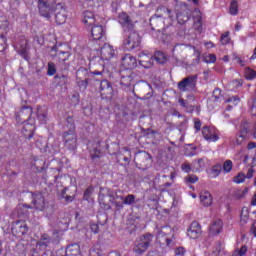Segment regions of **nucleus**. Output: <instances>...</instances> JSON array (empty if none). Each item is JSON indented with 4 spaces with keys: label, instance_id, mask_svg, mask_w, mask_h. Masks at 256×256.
<instances>
[{
    "label": "nucleus",
    "instance_id": "1",
    "mask_svg": "<svg viewBox=\"0 0 256 256\" xmlns=\"http://www.w3.org/2000/svg\"><path fill=\"white\" fill-rule=\"evenodd\" d=\"M48 202L45 201V196L42 193H32L31 205L22 204L18 206V220H16V225L21 223H27L29 220V209H34L35 211H44L47 209Z\"/></svg>",
    "mask_w": 256,
    "mask_h": 256
},
{
    "label": "nucleus",
    "instance_id": "2",
    "mask_svg": "<svg viewBox=\"0 0 256 256\" xmlns=\"http://www.w3.org/2000/svg\"><path fill=\"white\" fill-rule=\"evenodd\" d=\"M66 129L62 135L64 146L69 151H75L77 149V133L75 132V120L73 116H68L66 118Z\"/></svg>",
    "mask_w": 256,
    "mask_h": 256
},
{
    "label": "nucleus",
    "instance_id": "3",
    "mask_svg": "<svg viewBox=\"0 0 256 256\" xmlns=\"http://www.w3.org/2000/svg\"><path fill=\"white\" fill-rule=\"evenodd\" d=\"M157 243L160 245H166V247H171L175 245V229L169 225H164L157 234Z\"/></svg>",
    "mask_w": 256,
    "mask_h": 256
},
{
    "label": "nucleus",
    "instance_id": "4",
    "mask_svg": "<svg viewBox=\"0 0 256 256\" xmlns=\"http://www.w3.org/2000/svg\"><path fill=\"white\" fill-rule=\"evenodd\" d=\"M134 163L138 169L146 171V169L153 165V158L147 151H138L134 155Z\"/></svg>",
    "mask_w": 256,
    "mask_h": 256
},
{
    "label": "nucleus",
    "instance_id": "5",
    "mask_svg": "<svg viewBox=\"0 0 256 256\" xmlns=\"http://www.w3.org/2000/svg\"><path fill=\"white\" fill-rule=\"evenodd\" d=\"M153 241L152 234H145L139 238V240L135 241L133 251L136 255H143L148 249L149 245Z\"/></svg>",
    "mask_w": 256,
    "mask_h": 256
},
{
    "label": "nucleus",
    "instance_id": "6",
    "mask_svg": "<svg viewBox=\"0 0 256 256\" xmlns=\"http://www.w3.org/2000/svg\"><path fill=\"white\" fill-rule=\"evenodd\" d=\"M135 77L137 74L132 71L120 72V85L124 91H131L135 87Z\"/></svg>",
    "mask_w": 256,
    "mask_h": 256
},
{
    "label": "nucleus",
    "instance_id": "7",
    "mask_svg": "<svg viewBox=\"0 0 256 256\" xmlns=\"http://www.w3.org/2000/svg\"><path fill=\"white\" fill-rule=\"evenodd\" d=\"M15 50L22 59L29 61V40L25 36H19L16 39Z\"/></svg>",
    "mask_w": 256,
    "mask_h": 256
},
{
    "label": "nucleus",
    "instance_id": "8",
    "mask_svg": "<svg viewBox=\"0 0 256 256\" xmlns=\"http://www.w3.org/2000/svg\"><path fill=\"white\" fill-rule=\"evenodd\" d=\"M178 89L183 93L195 91V89H197V75H190L182 79V81L178 83Z\"/></svg>",
    "mask_w": 256,
    "mask_h": 256
},
{
    "label": "nucleus",
    "instance_id": "9",
    "mask_svg": "<svg viewBox=\"0 0 256 256\" xmlns=\"http://www.w3.org/2000/svg\"><path fill=\"white\" fill-rule=\"evenodd\" d=\"M15 119L18 124L29 123L33 117V108L31 106H22L21 109L15 113Z\"/></svg>",
    "mask_w": 256,
    "mask_h": 256
},
{
    "label": "nucleus",
    "instance_id": "10",
    "mask_svg": "<svg viewBox=\"0 0 256 256\" xmlns=\"http://www.w3.org/2000/svg\"><path fill=\"white\" fill-rule=\"evenodd\" d=\"M128 33L129 35L124 40V47L127 51H133V49H137V47H140L141 36H139V33H137V31L135 30Z\"/></svg>",
    "mask_w": 256,
    "mask_h": 256
},
{
    "label": "nucleus",
    "instance_id": "11",
    "mask_svg": "<svg viewBox=\"0 0 256 256\" xmlns=\"http://www.w3.org/2000/svg\"><path fill=\"white\" fill-rule=\"evenodd\" d=\"M118 22L121 25L124 33H129L135 30V23H133L131 16H129L127 12H121L118 15Z\"/></svg>",
    "mask_w": 256,
    "mask_h": 256
},
{
    "label": "nucleus",
    "instance_id": "12",
    "mask_svg": "<svg viewBox=\"0 0 256 256\" xmlns=\"http://www.w3.org/2000/svg\"><path fill=\"white\" fill-rule=\"evenodd\" d=\"M53 3H49L45 0H38V9L41 17H44L49 21L51 19V15H53Z\"/></svg>",
    "mask_w": 256,
    "mask_h": 256
},
{
    "label": "nucleus",
    "instance_id": "13",
    "mask_svg": "<svg viewBox=\"0 0 256 256\" xmlns=\"http://www.w3.org/2000/svg\"><path fill=\"white\" fill-rule=\"evenodd\" d=\"M55 14V21L57 25H65L67 22V8L63 6V4L58 3L54 9Z\"/></svg>",
    "mask_w": 256,
    "mask_h": 256
},
{
    "label": "nucleus",
    "instance_id": "14",
    "mask_svg": "<svg viewBox=\"0 0 256 256\" xmlns=\"http://www.w3.org/2000/svg\"><path fill=\"white\" fill-rule=\"evenodd\" d=\"M202 135L208 143H215L219 141V133L213 127L204 126L202 128Z\"/></svg>",
    "mask_w": 256,
    "mask_h": 256
},
{
    "label": "nucleus",
    "instance_id": "15",
    "mask_svg": "<svg viewBox=\"0 0 256 256\" xmlns=\"http://www.w3.org/2000/svg\"><path fill=\"white\" fill-rule=\"evenodd\" d=\"M113 86L108 80H102L100 83V95L102 99H113Z\"/></svg>",
    "mask_w": 256,
    "mask_h": 256
},
{
    "label": "nucleus",
    "instance_id": "16",
    "mask_svg": "<svg viewBox=\"0 0 256 256\" xmlns=\"http://www.w3.org/2000/svg\"><path fill=\"white\" fill-rule=\"evenodd\" d=\"M22 127V135L25 137V139H33V136L35 135V130L37 127H35V119H30V122H23Z\"/></svg>",
    "mask_w": 256,
    "mask_h": 256
},
{
    "label": "nucleus",
    "instance_id": "17",
    "mask_svg": "<svg viewBox=\"0 0 256 256\" xmlns=\"http://www.w3.org/2000/svg\"><path fill=\"white\" fill-rule=\"evenodd\" d=\"M115 48H113L112 45L105 43L101 50H100V56L103 61H111L115 57Z\"/></svg>",
    "mask_w": 256,
    "mask_h": 256
},
{
    "label": "nucleus",
    "instance_id": "18",
    "mask_svg": "<svg viewBox=\"0 0 256 256\" xmlns=\"http://www.w3.org/2000/svg\"><path fill=\"white\" fill-rule=\"evenodd\" d=\"M122 67L126 71H133L137 67V58L131 54H125L122 57Z\"/></svg>",
    "mask_w": 256,
    "mask_h": 256
},
{
    "label": "nucleus",
    "instance_id": "19",
    "mask_svg": "<svg viewBox=\"0 0 256 256\" xmlns=\"http://www.w3.org/2000/svg\"><path fill=\"white\" fill-rule=\"evenodd\" d=\"M138 61L144 69H149L153 66V55L141 52L138 56Z\"/></svg>",
    "mask_w": 256,
    "mask_h": 256
},
{
    "label": "nucleus",
    "instance_id": "20",
    "mask_svg": "<svg viewBox=\"0 0 256 256\" xmlns=\"http://www.w3.org/2000/svg\"><path fill=\"white\" fill-rule=\"evenodd\" d=\"M51 51L56 52L54 57L58 59L59 63H65V61H69V59L71 58V52L59 50V47L57 45H54L51 48Z\"/></svg>",
    "mask_w": 256,
    "mask_h": 256
},
{
    "label": "nucleus",
    "instance_id": "21",
    "mask_svg": "<svg viewBox=\"0 0 256 256\" xmlns=\"http://www.w3.org/2000/svg\"><path fill=\"white\" fill-rule=\"evenodd\" d=\"M51 243L53 242L48 234H42L36 243V249H38V251H45Z\"/></svg>",
    "mask_w": 256,
    "mask_h": 256
},
{
    "label": "nucleus",
    "instance_id": "22",
    "mask_svg": "<svg viewBox=\"0 0 256 256\" xmlns=\"http://www.w3.org/2000/svg\"><path fill=\"white\" fill-rule=\"evenodd\" d=\"M91 35L94 41H101L105 37V29L102 25H94L91 28Z\"/></svg>",
    "mask_w": 256,
    "mask_h": 256
},
{
    "label": "nucleus",
    "instance_id": "23",
    "mask_svg": "<svg viewBox=\"0 0 256 256\" xmlns=\"http://www.w3.org/2000/svg\"><path fill=\"white\" fill-rule=\"evenodd\" d=\"M31 169H33V171L36 173H43V171H45V159L42 157L34 158L31 161Z\"/></svg>",
    "mask_w": 256,
    "mask_h": 256
},
{
    "label": "nucleus",
    "instance_id": "24",
    "mask_svg": "<svg viewBox=\"0 0 256 256\" xmlns=\"http://www.w3.org/2000/svg\"><path fill=\"white\" fill-rule=\"evenodd\" d=\"M110 201L112 205L115 207L116 211H121L123 207H125L123 196H119L118 194H110Z\"/></svg>",
    "mask_w": 256,
    "mask_h": 256
},
{
    "label": "nucleus",
    "instance_id": "25",
    "mask_svg": "<svg viewBox=\"0 0 256 256\" xmlns=\"http://www.w3.org/2000/svg\"><path fill=\"white\" fill-rule=\"evenodd\" d=\"M92 161L101 159V142H95L89 150Z\"/></svg>",
    "mask_w": 256,
    "mask_h": 256
},
{
    "label": "nucleus",
    "instance_id": "26",
    "mask_svg": "<svg viewBox=\"0 0 256 256\" xmlns=\"http://www.w3.org/2000/svg\"><path fill=\"white\" fill-rule=\"evenodd\" d=\"M156 17H168L167 21H170V24L173 23V16H171V9L165 7V6H160L156 10Z\"/></svg>",
    "mask_w": 256,
    "mask_h": 256
},
{
    "label": "nucleus",
    "instance_id": "27",
    "mask_svg": "<svg viewBox=\"0 0 256 256\" xmlns=\"http://www.w3.org/2000/svg\"><path fill=\"white\" fill-rule=\"evenodd\" d=\"M176 19L179 25H185L191 19V12L189 10H182L176 13Z\"/></svg>",
    "mask_w": 256,
    "mask_h": 256
},
{
    "label": "nucleus",
    "instance_id": "28",
    "mask_svg": "<svg viewBox=\"0 0 256 256\" xmlns=\"http://www.w3.org/2000/svg\"><path fill=\"white\" fill-rule=\"evenodd\" d=\"M187 235L191 239H199L201 237V225H190L187 229Z\"/></svg>",
    "mask_w": 256,
    "mask_h": 256
},
{
    "label": "nucleus",
    "instance_id": "29",
    "mask_svg": "<svg viewBox=\"0 0 256 256\" xmlns=\"http://www.w3.org/2000/svg\"><path fill=\"white\" fill-rule=\"evenodd\" d=\"M89 70H90V75H94V76L103 75L105 73V65L93 64V62H91L89 66Z\"/></svg>",
    "mask_w": 256,
    "mask_h": 256
},
{
    "label": "nucleus",
    "instance_id": "30",
    "mask_svg": "<svg viewBox=\"0 0 256 256\" xmlns=\"http://www.w3.org/2000/svg\"><path fill=\"white\" fill-rule=\"evenodd\" d=\"M11 231L14 237H23L29 231V228L27 225H15L12 226Z\"/></svg>",
    "mask_w": 256,
    "mask_h": 256
},
{
    "label": "nucleus",
    "instance_id": "31",
    "mask_svg": "<svg viewBox=\"0 0 256 256\" xmlns=\"http://www.w3.org/2000/svg\"><path fill=\"white\" fill-rule=\"evenodd\" d=\"M124 162V165H129L131 161V150H128L127 148H123L122 152L118 154V163Z\"/></svg>",
    "mask_w": 256,
    "mask_h": 256
},
{
    "label": "nucleus",
    "instance_id": "32",
    "mask_svg": "<svg viewBox=\"0 0 256 256\" xmlns=\"http://www.w3.org/2000/svg\"><path fill=\"white\" fill-rule=\"evenodd\" d=\"M200 202L204 207H210V205H213V196L209 191L202 192L200 194Z\"/></svg>",
    "mask_w": 256,
    "mask_h": 256
},
{
    "label": "nucleus",
    "instance_id": "33",
    "mask_svg": "<svg viewBox=\"0 0 256 256\" xmlns=\"http://www.w3.org/2000/svg\"><path fill=\"white\" fill-rule=\"evenodd\" d=\"M83 23L86 27H91L95 25V14L91 11H85L83 13Z\"/></svg>",
    "mask_w": 256,
    "mask_h": 256
},
{
    "label": "nucleus",
    "instance_id": "34",
    "mask_svg": "<svg viewBox=\"0 0 256 256\" xmlns=\"http://www.w3.org/2000/svg\"><path fill=\"white\" fill-rule=\"evenodd\" d=\"M67 256H81V246L79 244L74 243L67 247L66 249Z\"/></svg>",
    "mask_w": 256,
    "mask_h": 256
},
{
    "label": "nucleus",
    "instance_id": "35",
    "mask_svg": "<svg viewBox=\"0 0 256 256\" xmlns=\"http://www.w3.org/2000/svg\"><path fill=\"white\" fill-rule=\"evenodd\" d=\"M247 133H249L248 128H241L240 133L235 136L236 145H243L245 139H247Z\"/></svg>",
    "mask_w": 256,
    "mask_h": 256
},
{
    "label": "nucleus",
    "instance_id": "36",
    "mask_svg": "<svg viewBox=\"0 0 256 256\" xmlns=\"http://www.w3.org/2000/svg\"><path fill=\"white\" fill-rule=\"evenodd\" d=\"M67 226L64 229H55L52 233V237L51 241L52 243H59V241H61V238L63 237V235H65V231H67Z\"/></svg>",
    "mask_w": 256,
    "mask_h": 256
},
{
    "label": "nucleus",
    "instance_id": "37",
    "mask_svg": "<svg viewBox=\"0 0 256 256\" xmlns=\"http://www.w3.org/2000/svg\"><path fill=\"white\" fill-rule=\"evenodd\" d=\"M203 169H205V159L199 158L192 162L193 173H199V171H203Z\"/></svg>",
    "mask_w": 256,
    "mask_h": 256
},
{
    "label": "nucleus",
    "instance_id": "38",
    "mask_svg": "<svg viewBox=\"0 0 256 256\" xmlns=\"http://www.w3.org/2000/svg\"><path fill=\"white\" fill-rule=\"evenodd\" d=\"M9 49V44L7 43V36L5 34H0V53H5Z\"/></svg>",
    "mask_w": 256,
    "mask_h": 256
},
{
    "label": "nucleus",
    "instance_id": "39",
    "mask_svg": "<svg viewBox=\"0 0 256 256\" xmlns=\"http://www.w3.org/2000/svg\"><path fill=\"white\" fill-rule=\"evenodd\" d=\"M208 231H209V235H211V237H215V235H219V233H221V231H223V226L210 225Z\"/></svg>",
    "mask_w": 256,
    "mask_h": 256
},
{
    "label": "nucleus",
    "instance_id": "40",
    "mask_svg": "<svg viewBox=\"0 0 256 256\" xmlns=\"http://www.w3.org/2000/svg\"><path fill=\"white\" fill-rule=\"evenodd\" d=\"M37 119L40 123H47V111L41 109V107H38L37 110Z\"/></svg>",
    "mask_w": 256,
    "mask_h": 256
},
{
    "label": "nucleus",
    "instance_id": "41",
    "mask_svg": "<svg viewBox=\"0 0 256 256\" xmlns=\"http://www.w3.org/2000/svg\"><path fill=\"white\" fill-rule=\"evenodd\" d=\"M244 77L248 81H253V79L256 78V71L254 69H251L250 67L245 68L244 70Z\"/></svg>",
    "mask_w": 256,
    "mask_h": 256
},
{
    "label": "nucleus",
    "instance_id": "42",
    "mask_svg": "<svg viewBox=\"0 0 256 256\" xmlns=\"http://www.w3.org/2000/svg\"><path fill=\"white\" fill-rule=\"evenodd\" d=\"M154 59L157 61V63L163 64L165 61H167V56H165V53L157 51L154 54Z\"/></svg>",
    "mask_w": 256,
    "mask_h": 256
},
{
    "label": "nucleus",
    "instance_id": "43",
    "mask_svg": "<svg viewBox=\"0 0 256 256\" xmlns=\"http://www.w3.org/2000/svg\"><path fill=\"white\" fill-rule=\"evenodd\" d=\"M229 12H230V15H237V13H239V3L236 0H233L230 3Z\"/></svg>",
    "mask_w": 256,
    "mask_h": 256
},
{
    "label": "nucleus",
    "instance_id": "44",
    "mask_svg": "<svg viewBox=\"0 0 256 256\" xmlns=\"http://www.w3.org/2000/svg\"><path fill=\"white\" fill-rule=\"evenodd\" d=\"M230 42H231L230 32L226 31L224 34L221 35L220 43L222 45H229Z\"/></svg>",
    "mask_w": 256,
    "mask_h": 256
},
{
    "label": "nucleus",
    "instance_id": "45",
    "mask_svg": "<svg viewBox=\"0 0 256 256\" xmlns=\"http://www.w3.org/2000/svg\"><path fill=\"white\" fill-rule=\"evenodd\" d=\"M222 170H223V166H221V164H216L212 167L211 173L213 177H219L221 175Z\"/></svg>",
    "mask_w": 256,
    "mask_h": 256
},
{
    "label": "nucleus",
    "instance_id": "46",
    "mask_svg": "<svg viewBox=\"0 0 256 256\" xmlns=\"http://www.w3.org/2000/svg\"><path fill=\"white\" fill-rule=\"evenodd\" d=\"M55 73H57V68L55 67V63L49 62L48 63L47 75L49 77H53V75H55Z\"/></svg>",
    "mask_w": 256,
    "mask_h": 256
},
{
    "label": "nucleus",
    "instance_id": "47",
    "mask_svg": "<svg viewBox=\"0 0 256 256\" xmlns=\"http://www.w3.org/2000/svg\"><path fill=\"white\" fill-rule=\"evenodd\" d=\"M124 205H133L135 204V195L129 194L126 197H123Z\"/></svg>",
    "mask_w": 256,
    "mask_h": 256
},
{
    "label": "nucleus",
    "instance_id": "48",
    "mask_svg": "<svg viewBox=\"0 0 256 256\" xmlns=\"http://www.w3.org/2000/svg\"><path fill=\"white\" fill-rule=\"evenodd\" d=\"M225 103H232V105L237 106L241 103V98L239 96H231L225 100Z\"/></svg>",
    "mask_w": 256,
    "mask_h": 256
},
{
    "label": "nucleus",
    "instance_id": "49",
    "mask_svg": "<svg viewBox=\"0 0 256 256\" xmlns=\"http://www.w3.org/2000/svg\"><path fill=\"white\" fill-rule=\"evenodd\" d=\"M232 169H233V161L226 160L223 164V171H225V173H231Z\"/></svg>",
    "mask_w": 256,
    "mask_h": 256
},
{
    "label": "nucleus",
    "instance_id": "50",
    "mask_svg": "<svg viewBox=\"0 0 256 256\" xmlns=\"http://www.w3.org/2000/svg\"><path fill=\"white\" fill-rule=\"evenodd\" d=\"M184 181L188 185L189 183H197V181H199V178L196 175H188L184 178Z\"/></svg>",
    "mask_w": 256,
    "mask_h": 256
},
{
    "label": "nucleus",
    "instance_id": "51",
    "mask_svg": "<svg viewBox=\"0 0 256 256\" xmlns=\"http://www.w3.org/2000/svg\"><path fill=\"white\" fill-rule=\"evenodd\" d=\"M245 179L246 176L244 173H238V175L234 177V183H236L237 185L245 183Z\"/></svg>",
    "mask_w": 256,
    "mask_h": 256
},
{
    "label": "nucleus",
    "instance_id": "52",
    "mask_svg": "<svg viewBox=\"0 0 256 256\" xmlns=\"http://www.w3.org/2000/svg\"><path fill=\"white\" fill-rule=\"evenodd\" d=\"M93 194V188L92 187H88L85 192H84V196L83 198L85 199V201H89V199H91V195Z\"/></svg>",
    "mask_w": 256,
    "mask_h": 256
},
{
    "label": "nucleus",
    "instance_id": "53",
    "mask_svg": "<svg viewBox=\"0 0 256 256\" xmlns=\"http://www.w3.org/2000/svg\"><path fill=\"white\" fill-rule=\"evenodd\" d=\"M181 169L182 171H184V173H191V171H193V164L190 165V164L184 163L182 164Z\"/></svg>",
    "mask_w": 256,
    "mask_h": 256
},
{
    "label": "nucleus",
    "instance_id": "54",
    "mask_svg": "<svg viewBox=\"0 0 256 256\" xmlns=\"http://www.w3.org/2000/svg\"><path fill=\"white\" fill-rule=\"evenodd\" d=\"M217 61V56L215 54H208L205 58L206 63H215Z\"/></svg>",
    "mask_w": 256,
    "mask_h": 256
},
{
    "label": "nucleus",
    "instance_id": "55",
    "mask_svg": "<svg viewBox=\"0 0 256 256\" xmlns=\"http://www.w3.org/2000/svg\"><path fill=\"white\" fill-rule=\"evenodd\" d=\"M78 83V87L80 89H87L88 85H89V79H85V80H80L77 82Z\"/></svg>",
    "mask_w": 256,
    "mask_h": 256
},
{
    "label": "nucleus",
    "instance_id": "56",
    "mask_svg": "<svg viewBox=\"0 0 256 256\" xmlns=\"http://www.w3.org/2000/svg\"><path fill=\"white\" fill-rule=\"evenodd\" d=\"M255 174V169L253 167L249 168L247 174L245 175L246 179H253V175Z\"/></svg>",
    "mask_w": 256,
    "mask_h": 256
},
{
    "label": "nucleus",
    "instance_id": "57",
    "mask_svg": "<svg viewBox=\"0 0 256 256\" xmlns=\"http://www.w3.org/2000/svg\"><path fill=\"white\" fill-rule=\"evenodd\" d=\"M194 129H196V131H201V120H199V118L194 120Z\"/></svg>",
    "mask_w": 256,
    "mask_h": 256
},
{
    "label": "nucleus",
    "instance_id": "58",
    "mask_svg": "<svg viewBox=\"0 0 256 256\" xmlns=\"http://www.w3.org/2000/svg\"><path fill=\"white\" fill-rule=\"evenodd\" d=\"M175 255H183L186 253V250L184 247H178L174 250Z\"/></svg>",
    "mask_w": 256,
    "mask_h": 256
},
{
    "label": "nucleus",
    "instance_id": "59",
    "mask_svg": "<svg viewBox=\"0 0 256 256\" xmlns=\"http://www.w3.org/2000/svg\"><path fill=\"white\" fill-rule=\"evenodd\" d=\"M213 96L215 97V99H221V89H214Z\"/></svg>",
    "mask_w": 256,
    "mask_h": 256
},
{
    "label": "nucleus",
    "instance_id": "60",
    "mask_svg": "<svg viewBox=\"0 0 256 256\" xmlns=\"http://www.w3.org/2000/svg\"><path fill=\"white\" fill-rule=\"evenodd\" d=\"M194 27H197V31H201V29H203V24L201 22V19H198L195 23H194Z\"/></svg>",
    "mask_w": 256,
    "mask_h": 256
},
{
    "label": "nucleus",
    "instance_id": "61",
    "mask_svg": "<svg viewBox=\"0 0 256 256\" xmlns=\"http://www.w3.org/2000/svg\"><path fill=\"white\" fill-rule=\"evenodd\" d=\"M90 229L92 233H94V235H97V233H99V225H91Z\"/></svg>",
    "mask_w": 256,
    "mask_h": 256
},
{
    "label": "nucleus",
    "instance_id": "62",
    "mask_svg": "<svg viewBox=\"0 0 256 256\" xmlns=\"http://www.w3.org/2000/svg\"><path fill=\"white\" fill-rule=\"evenodd\" d=\"M247 253V246L243 245L239 250V256H243Z\"/></svg>",
    "mask_w": 256,
    "mask_h": 256
},
{
    "label": "nucleus",
    "instance_id": "63",
    "mask_svg": "<svg viewBox=\"0 0 256 256\" xmlns=\"http://www.w3.org/2000/svg\"><path fill=\"white\" fill-rule=\"evenodd\" d=\"M247 149L251 150V149H256V142H250L247 145Z\"/></svg>",
    "mask_w": 256,
    "mask_h": 256
},
{
    "label": "nucleus",
    "instance_id": "64",
    "mask_svg": "<svg viewBox=\"0 0 256 256\" xmlns=\"http://www.w3.org/2000/svg\"><path fill=\"white\" fill-rule=\"evenodd\" d=\"M42 256H55V254H53V252H51V251H45L43 254H42Z\"/></svg>",
    "mask_w": 256,
    "mask_h": 256
}]
</instances>
